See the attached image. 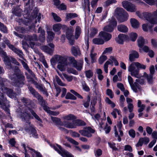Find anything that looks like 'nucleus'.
I'll return each instance as SVG.
<instances>
[{
  "label": "nucleus",
  "mask_w": 157,
  "mask_h": 157,
  "mask_svg": "<svg viewBox=\"0 0 157 157\" xmlns=\"http://www.w3.org/2000/svg\"><path fill=\"white\" fill-rule=\"evenodd\" d=\"M26 108L22 109L19 108L17 110L18 116L20 117L22 120L26 122L25 125V129L27 132H30L32 134L33 136L35 138H37L36 131L33 125L31 124L29 120L33 118L27 110Z\"/></svg>",
  "instance_id": "obj_1"
},
{
  "label": "nucleus",
  "mask_w": 157,
  "mask_h": 157,
  "mask_svg": "<svg viewBox=\"0 0 157 157\" xmlns=\"http://www.w3.org/2000/svg\"><path fill=\"white\" fill-rule=\"evenodd\" d=\"M29 90L32 94L38 100L41 105L43 107L44 109L48 113L51 115L57 116L59 114V112L57 111H53L49 109V108L46 105V103L43 98L33 88L29 87Z\"/></svg>",
  "instance_id": "obj_2"
},
{
  "label": "nucleus",
  "mask_w": 157,
  "mask_h": 157,
  "mask_svg": "<svg viewBox=\"0 0 157 157\" xmlns=\"http://www.w3.org/2000/svg\"><path fill=\"white\" fill-rule=\"evenodd\" d=\"M50 62L51 65L53 66L58 62L57 68L61 71L65 70V67L67 65V58L65 56L55 55L51 59Z\"/></svg>",
  "instance_id": "obj_3"
},
{
  "label": "nucleus",
  "mask_w": 157,
  "mask_h": 157,
  "mask_svg": "<svg viewBox=\"0 0 157 157\" xmlns=\"http://www.w3.org/2000/svg\"><path fill=\"white\" fill-rule=\"evenodd\" d=\"M10 78L12 80V85L18 87H22L24 84L25 77L22 75H17L13 74L9 76Z\"/></svg>",
  "instance_id": "obj_4"
},
{
  "label": "nucleus",
  "mask_w": 157,
  "mask_h": 157,
  "mask_svg": "<svg viewBox=\"0 0 157 157\" xmlns=\"http://www.w3.org/2000/svg\"><path fill=\"white\" fill-rule=\"evenodd\" d=\"M115 15L121 22L127 20L128 17V13L123 8H117L115 10Z\"/></svg>",
  "instance_id": "obj_5"
},
{
  "label": "nucleus",
  "mask_w": 157,
  "mask_h": 157,
  "mask_svg": "<svg viewBox=\"0 0 157 157\" xmlns=\"http://www.w3.org/2000/svg\"><path fill=\"white\" fill-rule=\"evenodd\" d=\"M6 80L5 79L2 78L0 79V89H1L3 92L6 93L10 98H15L16 94L13 92V90L5 87V84H6Z\"/></svg>",
  "instance_id": "obj_6"
},
{
  "label": "nucleus",
  "mask_w": 157,
  "mask_h": 157,
  "mask_svg": "<svg viewBox=\"0 0 157 157\" xmlns=\"http://www.w3.org/2000/svg\"><path fill=\"white\" fill-rule=\"evenodd\" d=\"M0 55L1 56L3 59L4 61L5 64L7 65L10 66V59L12 62L15 64L17 65H19L20 63L12 57L9 58L6 54V53L3 50L0 48Z\"/></svg>",
  "instance_id": "obj_7"
},
{
  "label": "nucleus",
  "mask_w": 157,
  "mask_h": 157,
  "mask_svg": "<svg viewBox=\"0 0 157 157\" xmlns=\"http://www.w3.org/2000/svg\"><path fill=\"white\" fill-rule=\"evenodd\" d=\"M122 4L123 7L128 11L134 12L136 11V6L128 1H123Z\"/></svg>",
  "instance_id": "obj_8"
},
{
  "label": "nucleus",
  "mask_w": 157,
  "mask_h": 157,
  "mask_svg": "<svg viewBox=\"0 0 157 157\" xmlns=\"http://www.w3.org/2000/svg\"><path fill=\"white\" fill-rule=\"evenodd\" d=\"M136 62H133L128 67V71L130 72L131 75L133 76H134L136 78H138L139 76V70L136 69Z\"/></svg>",
  "instance_id": "obj_9"
},
{
  "label": "nucleus",
  "mask_w": 157,
  "mask_h": 157,
  "mask_svg": "<svg viewBox=\"0 0 157 157\" xmlns=\"http://www.w3.org/2000/svg\"><path fill=\"white\" fill-rule=\"evenodd\" d=\"M5 42L10 49L17 54L21 58L25 60L23 57V54L21 50L16 48L13 45L10 44L9 41L8 40H6L5 41Z\"/></svg>",
  "instance_id": "obj_10"
},
{
  "label": "nucleus",
  "mask_w": 157,
  "mask_h": 157,
  "mask_svg": "<svg viewBox=\"0 0 157 157\" xmlns=\"http://www.w3.org/2000/svg\"><path fill=\"white\" fill-rule=\"evenodd\" d=\"M128 80L132 90L135 93L141 90V88L140 85L136 82L133 83L132 78L130 76H128Z\"/></svg>",
  "instance_id": "obj_11"
},
{
  "label": "nucleus",
  "mask_w": 157,
  "mask_h": 157,
  "mask_svg": "<svg viewBox=\"0 0 157 157\" xmlns=\"http://www.w3.org/2000/svg\"><path fill=\"white\" fill-rule=\"evenodd\" d=\"M57 146L58 148L55 146H53L52 147L56 151H57L58 153L61 155L63 157H74L73 156L71 153H69L68 151L63 149L60 146L58 145Z\"/></svg>",
  "instance_id": "obj_12"
},
{
  "label": "nucleus",
  "mask_w": 157,
  "mask_h": 157,
  "mask_svg": "<svg viewBox=\"0 0 157 157\" xmlns=\"http://www.w3.org/2000/svg\"><path fill=\"white\" fill-rule=\"evenodd\" d=\"M70 63L72 64L73 66L75 68L78 70L80 71L82 69L83 65V61L77 62L74 58L71 57L69 58Z\"/></svg>",
  "instance_id": "obj_13"
},
{
  "label": "nucleus",
  "mask_w": 157,
  "mask_h": 157,
  "mask_svg": "<svg viewBox=\"0 0 157 157\" xmlns=\"http://www.w3.org/2000/svg\"><path fill=\"white\" fill-rule=\"evenodd\" d=\"M79 132L82 135L90 137L92 136L91 133H94L95 131L90 127H88L83 130H79Z\"/></svg>",
  "instance_id": "obj_14"
},
{
  "label": "nucleus",
  "mask_w": 157,
  "mask_h": 157,
  "mask_svg": "<svg viewBox=\"0 0 157 157\" xmlns=\"http://www.w3.org/2000/svg\"><path fill=\"white\" fill-rule=\"evenodd\" d=\"M49 46L51 48H49L46 45H42L40 46V48L43 51L49 54H52L54 49V45L53 44L50 43L48 44Z\"/></svg>",
  "instance_id": "obj_15"
},
{
  "label": "nucleus",
  "mask_w": 157,
  "mask_h": 157,
  "mask_svg": "<svg viewBox=\"0 0 157 157\" xmlns=\"http://www.w3.org/2000/svg\"><path fill=\"white\" fill-rule=\"evenodd\" d=\"M143 16L146 19L152 24L157 23V18H152L151 13L148 12H144L143 13Z\"/></svg>",
  "instance_id": "obj_16"
},
{
  "label": "nucleus",
  "mask_w": 157,
  "mask_h": 157,
  "mask_svg": "<svg viewBox=\"0 0 157 157\" xmlns=\"http://www.w3.org/2000/svg\"><path fill=\"white\" fill-rule=\"evenodd\" d=\"M117 25V22L115 20L112 18L110 22L109 25L104 27V30L108 32H112L113 29V27H115Z\"/></svg>",
  "instance_id": "obj_17"
},
{
  "label": "nucleus",
  "mask_w": 157,
  "mask_h": 157,
  "mask_svg": "<svg viewBox=\"0 0 157 157\" xmlns=\"http://www.w3.org/2000/svg\"><path fill=\"white\" fill-rule=\"evenodd\" d=\"M40 13H39L37 10L33 11L32 13L31 16L30 17V19L32 20L33 22H34L35 23H36L37 21L39 22L41 19Z\"/></svg>",
  "instance_id": "obj_18"
},
{
  "label": "nucleus",
  "mask_w": 157,
  "mask_h": 157,
  "mask_svg": "<svg viewBox=\"0 0 157 157\" xmlns=\"http://www.w3.org/2000/svg\"><path fill=\"white\" fill-rule=\"evenodd\" d=\"M25 39L27 41H30L29 44L31 47L33 48L35 45V43L32 41H36L37 40V37L36 34H33L32 36L27 35L25 37Z\"/></svg>",
  "instance_id": "obj_19"
},
{
  "label": "nucleus",
  "mask_w": 157,
  "mask_h": 157,
  "mask_svg": "<svg viewBox=\"0 0 157 157\" xmlns=\"http://www.w3.org/2000/svg\"><path fill=\"white\" fill-rule=\"evenodd\" d=\"M139 55L138 52L135 50H131L129 51V60L131 62H133L135 60V59L138 58Z\"/></svg>",
  "instance_id": "obj_20"
},
{
  "label": "nucleus",
  "mask_w": 157,
  "mask_h": 157,
  "mask_svg": "<svg viewBox=\"0 0 157 157\" xmlns=\"http://www.w3.org/2000/svg\"><path fill=\"white\" fill-rule=\"evenodd\" d=\"M99 36L100 37H101L104 40L107 41L110 40L112 37L110 34L102 31L100 33Z\"/></svg>",
  "instance_id": "obj_21"
},
{
  "label": "nucleus",
  "mask_w": 157,
  "mask_h": 157,
  "mask_svg": "<svg viewBox=\"0 0 157 157\" xmlns=\"http://www.w3.org/2000/svg\"><path fill=\"white\" fill-rule=\"evenodd\" d=\"M63 125L66 128H76L75 120L72 122L64 121L63 122Z\"/></svg>",
  "instance_id": "obj_22"
},
{
  "label": "nucleus",
  "mask_w": 157,
  "mask_h": 157,
  "mask_svg": "<svg viewBox=\"0 0 157 157\" xmlns=\"http://www.w3.org/2000/svg\"><path fill=\"white\" fill-rule=\"evenodd\" d=\"M128 38V37L127 36L121 34L118 35V38L116 39V41L119 44H122L124 41L127 40Z\"/></svg>",
  "instance_id": "obj_23"
},
{
  "label": "nucleus",
  "mask_w": 157,
  "mask_h": 157,
  "mask_svg": "<svg viewBox=\"0 0 157 157\" xmlns=\"http://www.w3.org/2000/svg\"><path fill=\"white\" fill-rule=\"evenodd\" d=\"M6 100V98L3 94L2 93L1 95L0 94V105L1 107L6 111H8V108L6 107L4 105V102Z\"/></svg>",
  "instance_id": "obj_24"
},
{
  "label": "nucleus",
  "mask_w": 157,
  "mask_h": 157,
  "mask_svg": "<svg viewBox=\"0 0 157 157\" xmlns=\"http://www.w3.org/2000/svg\"><path fill=\"white\" fill-rule=\"evenodd\" d=\"M72 53L75 56L80 55V52L78 46H72L71 48Z\"/></svg>",
  "instance_id": "obj_25"
},
{
  "label": "nucleus",
  "mask_w": 157,
  "mask_h": 157,
  "mask_svg": "<svg viewBox=\"0 0 157 157\" xmlns=\"http://www.w3.org/2000/svg\"><path fill=\"white\" fill-rule=\"evenodd\" d=\"M66 26L65 25H62L60 24H55L53 25V28L55 32H58V34H59L60 33V32H59V30L63 27H64L65 28Z\"/></svg>",
  "instance_id": "obj_26"
},
{
  "label": "nucleus",
  "mask_w": 157,
  "mask_h": 157,
  "mask_svg": "<svg viewBox=\"0 0 157 157\" xmlns=\"http://www.w3.org/2000/svg\"><path fill=\"white\" fill-rule=\"evenodd\" d=\"M58 74L62 79H63L64 77L68 82H71L73 80V77L72 76L63 73V74L58 73Z\"/></svg>",
  "instance_id": "obj_27"
},
{
  "label": "nucleus",
  "mask_w": 157,
  "mask_h": 157,
  "mask_svg": "<svg viewBox=\"0 0 157 157\" xmlns=\"http://www.w3.org/2000/svg\"><path fill=\"white\" fill-rule=\"evenodd\" d=\"M22 10L20 8L19 6H17L12 11L13 14H14L16 16L20 17L21 16Z\"/></svg>",
  "instance_id": "obj_28"
},
{
  "label": "nucleus",
  "mask_w": 157,
  "mask_h": 157,
  "mask_svg": "<svg viewBox=\"0 0 157 157\" xmlns=\"http://www.w3.org/2000/svg\"><path fill=\"white\" fill-rule=\"evenodd\" d=\"M130 23L132 26L134 28L136 29L139 26V23L138 21L135 18H132L130 19Z\"/></svg>",
  "instance_id": "obj_29"
},
{
  "label": "nucleus",
  "mask_w": 157,
  "mask_h": 157,
  "mask_svg": "<svg viewBox=\"0 0 157 157\" xmlns=\"http://www.w3.org/2000/svg\"><path fill=\"white\" fill-rule=\"evenodd\" d=\"M38 33H40V40L42 42H44L45 40V33L44 30H43L40 27L38 29Z\"/></svg>",
  "instance_id": "obj_30"
},
{
  "label": "nucleus",
  "mask_w": 157,
  "mask_h": 157,
  "mask_svg": "<svg viewBox=\"0 0 157 157\" xmlns=\"http://www.w3.org/2000/svg\"><path fill=\"white\" fill-rule=\"evenodd\" d=\"M149 22L148 23L144 24L142 25V29L144 31L147 32L153 26V25Z\"/></svg>",
  "instance_id": "obj_31"
},
{
  "label": "nucleus",
  "mask_w": 157,
  "mask_h": 157,
  "mask_svg": "<svg viewBox=\"0 0 157 157\" xmlns=\"http://www.w3.org/2000/svg\"><path fill=\"white\" fill-rule=\"evenodd\" d=\"M118 30L122 33H125L127 32L128 31V28L125 25H119L117 26Z\"/></svg>",
  "instance_id": "obj_32"
},
{
  "label": "nucleus",
  "mask_w": 157,
  "mask_h": 157,
  "mask_svg": "<svg viewBox=\"0 0 157 157\" xmlns=\"http://www.w3.org/2000/svg\"><path fill=\"white\" fill-rule=\"evenodd\" d=\"M138 45L140 48H141L143 47V45L147 42V40H145L142 37H139L137 40Z\"/></svg>",
  "instance_id": "obj_33"
},
{
  "label": "nucleus",
  "mask_w": 157,
  "mask_h": 157,
  "mask_svg": "<svg viewBox=\"0 0 157 157\" xmlns=\"http://www.w3.org/2000/svg\"><path fill=\"white\" fill-rule=\"evenodd\" d=\"M24 108H26V109H27V110L28 111V113L30 115V113H31L32 114L33 116V117L36 118V120L38 121H39L41 122V120L39 117L37 115V114L33 110H31L29 109H28V108L25 107Z\"/></svg>",
  "instance_id": "obj_34"
},
{
  "label": "nucleus",
  "mask_w": 157,
  "mask_h": 157,
  "mask_svg": "<svg viewBox=\"0 0 157 157\" xmlns=\"http://www.w3.org/2000/svg\"><path fill=\"white\" fill-rule=\"evenodd\" d=\"M21 101L22 102L24 103V105H25V107H26L28 109H29V108L27 107L26 106H28L29 105L30 103H31V101L28 98H23L21 99ZM24 107H20L17 110V113H18V112H17V110L19 108H21V109H22Z\"/></svg>",
  "instance_id": "obj_35"
},
{
  "label": "nucleus",
  "mask_w": 157,
  "mask_h": 157,
  "mask_svg": "<svg viewBox=\"0 0 157 157\" xmlns=\"http://www.w3.org/2000/svg\"><path fill=\"white\" fill-rule=\"evenodd\" d=\"M93 43L97 44H104V41L101 37L99 36L98 38H94L93 40Z\"/></svg>",
  "instance_id": "obj_36"
},
{
  "label": "nucleus",
  "mask_w": 157,
  "mask_h": 157,
  "mask_svg": "<svg viewBox=\"0 0 157 157\" xmlns=\"http://www.w3.org/2000/svg\"><path fill=\"white\" fill-rule=\"evenodd\" d=\"M81 29L80 27L78 26H76L75 29V38L76 39H78L80 36L81 33Z\"/></svg>",
  "instance_id": "obj_37"
},
{
  "label": "nucleus",
  "mask_w": 157,
  "mask_h": 157,
  "mask_svg": "<svg viewBox=\"0 0 157 157\" xmlns=\"http://www.w3.org/2000/svg\"><path fill=\"white\" fill-rule=\"evenodd\" d=\"M48 36L47 40L48 42L52 41L55 36V34L53 32L51 31H48L47 32Z\"/></svg>",
  "instance_id": "obj_38"
},
{
  "label": "nucleus",
  "mask_w": 157,
  "mask_h": 157,
  "mask_svg": "<svg viewBox=\"0 0 157 157\" xmlns=\"http://www.w3.org/2000/svg\"><path fill=\"white\" fill-rule=\"evenodd\" d=\"M66 19L67 20H69L71 19L77 17L78 16V15L76 14L73 13H67L66 14Z\"/></svg>",
  "instance_id": "obj_39"
},
{
  "label": "nucleus",
  "mask_w": 157,
  "mask_h": 157,
  "mask_svg": "<svg viewBox=\"0 0 157 157\" xmlns=\"http://www.w3.org/2000/svg\"><path fill=\"white\" fill-rule=\"evenodd\" d=\"M96 73L98 74V78L100 80H102L104 76L102 75V71L101 69H98L96 70Z\"/></svg>",
  "instance_id": "obj_40"
},
{
  "label": "nucleus",
  "mask_w": 157,
  "mask_h": 157,
  "mask_svg": "<svg viewBox=\"0 0 157 157\" xmlns=\"http://www.w3.org/2000/svg\"><path fill=\"white\" fill-rule=\"evenodd\" d=\"M63 118L65 120L71 121L76 119V117L73 115L70 114L64 116Z\"/></svg>",
  "instance_id": "obj_41"
},
{
  "label": "nucleus",
  "mask_w": 157,
  "mask_h": 157,
  "mask_svg": "<svg viewBox=\"0 0 157 157\" xmlns=\"http://www.w3.org/2000/svg\"><path fill=\"white\" fill-rule=\"evenodd\" d=\"M76 128L78 126L85 125V123L82 121L79 120H75Z\"/></svg>",
  "instance_id": "obj_42"
},
{
  "label": "nucleus",
  "mask_w": 157,
  "mask_h": 157,
  "mask_svg": "<svg viewBox=\"0 0 157 157\" xmlns=\"http://www.w3.org/2000/svg\"><path fill=\"white\" fill-rule=\"evenodd\" d=\"M27 148L29 150L32 151L31 153L33 155L34 154H35L36 155L37 157H42V156L40 153L36 151L35 150L30 148L29 147H27Z\"/></svg>",
  "instance_id": "obj_43"
},
{
  "label": "nucleus",
  "mask_w": 157,
  "mask_h": 157,
  "mask_svg": "<svg viewBox=\"0 0 157 157\" xmlns=\"http://www.w3.org/2000/svg\"><path fill=\"white\" fill-rule=\"evenodd\" d=\"M85 73L86 77L88 78H90L93 75V72L90 70L86 71Z\"/></svg>",
  "instance_id": "obj_44"
},
{
  "label": "nucleus",
  "mask_w": 157,
  "mask_h": 157,
  "mask_svg": "<svg viewBox=\"0 0 157 157\" xmlns=\"http://www.w3.org/2000/svg\"><path fill=\"white\" fill-rule=\"evenodd\" d=\"M65 98L75 100L76 99V98L70 93H68L65 96Z\"/></svg>",
  "instance_id": "obj_45"
},
{
  "label": "nucleus",
  "mask_w": 157,
  "mask_h": 157,
  "mask_svg": "<svg viewBox=\"0 0 157 157\" xmlns=\"http://www.w3.org/2000/svg\"><path fill=\"white\" fill-rule=\"evenodd\" d=\"M120 110H118L116 108L114 109L113 111L111 112V114L113 115L114 118H117V113L118 115H120Z\"/></svg>",
  "instance_id": "obj_46"
},
{
  "label": "nucleus",
  "mask_w": 157,
  "mask_h": 157,
  "mask_svg": "<svg viewBox=\"0 0 157 157\" xmlns=\"http://www.w3.org/2000/svg\"><path fill=\"white\" fill-rule=\"evenodd\" d=\"M0 30L5 33H7V32L6 27L1 22H0Z\"/></svg>",
  "instance_id": "obj_47"
},
{
  "label": "nucleus",
  "mask_w": 157,
  "mask_h": 157,
  "mask_svg": "<svg viewBox=\"0 0 157 157\" xmlns=\"http://www.w3.org/2000/svg\"><path fill=\"white\" fill-rule=\"evenodd\" d=\"M67 38L69 40H71L73 39V36L72 32L71 31H68L66 33Z\"/></svg>",
  "instance_id": "obj_48"
},
{
  "label": "nucleus",
  "mask_w": 157,
  "mask_h": 157,
  "mask_svg": "<svg viewBox=\"0 0 157 157\" xmlns=\"http://www.w3.org/2000/svg\"><path fill=\"white\" fill-rule=\"evenodd\" d=\"M51 14L55 21L57 22H60L61 21V18L56 14L54 13H52Z\"/></svg>",
  "instance_id": "obj_49"
},
{
  "label": "nucleus",
  "mask_w": 157,
  "mask_h": 157,
  "mask_svg": "<svg viewBox=\"0 0 157 157\" xmlns=\"http://www.w3.org/2000/svg\"><path fill=\"white\" fill-rule=\"evenodd\" d=\"M136 67L137 68V69L139 70L140 69H145L146 68V66L142 64H141L138 62H136Z\"/></svg>",
  "instance_id": "obj_50"
},
{
  "label": "nucleus",
  "mask_w": 157,
  "mask_h": 157,
  "mask_svg": "<svg viewBox=\"0 0 157 157\" xmlns=\"http://www.w3.org/2000/svg\"><path fill=\"white\" fill-rule=\"evenodd\" d=\"M107 59V57L103 55L101 56L98 60L99 63L102 64Z\"/></svg>",
  "instance_id": "obj_51"
},
{
  "label": "nucleus",
  "mask_w": 157,
  "mask_h": 157,
  "mask_svg": "<svg viewBox=\"0 0 157 157\" xmlns=\"http://www.w3.org/2000/svg\"><path fill=\"white\" fill-rule=\"evenodd\" d=\"M94 120L96 122L97 124H98V122H99L100 121H101V117L99 114H96L94 116Z\"/></svg>",
  "instance_id": "obj_52"
},
{
  "label": "nucleus",
  "mask_w": 157,
  "mask_h": 157,
  "mask_svg": "<svg viewBox=\"0 0 157 157\" xmlns=\"http://www.w3.org/2000/svg\"><path fill=\"white\" fill-rule=\"evenodd\" d=\"M137 37V35L135 33H132L130 34V38L132 41H135Z\"/></svg>",
  "instance_id": "obj_53"
},
{
  "label": "nucleus",
  "mask_w": 157,
  "mask_h": 157,
  "mask_svg": "<svg viewBox=\"0 0 157 157\" xmlns=\"http://www.w3.org/2000/svg\"><path fill=\"white\" fill-rule=\"evenodd\" d=\"M66 138L67 139L68 141L72 144H73L76 145H77L78 144V142H77V141H76L74 139H72L71 138L69 137H66Z\"/></svg>",
  "instance_id": "obj_54"
},
{
  "label": "nucleus",
  "mask_w": 157,
  "mask_h": 157,
  "mask_svg": "<svg viewBox=\"0 0 157 157\" xmlns=\"http://www.w3.org/2000/svg\"><path fill=\"white\" fill-rule=\"evenodd\" d=\"M117 127H118V130L120 132V136H122L123 135V133L121 130V128L122 127V124L121 121L120 122L118 123L117 125Z\"/></svg>",
  "instance_id": "obj_55"
},
{
  "label": "nucleus",
  "mask_w": 157,
  "mask_h": 157,
  "mask_svg": "<svg viewBox=\"0 0 157 157\" xmlns=\"http://www.w3.org/2000/svg\"><path fill=\"white\" fill-rule=\"evenodd\" d=\"M140 139L142 140L143 144H147L149 142V139L148 137H145L144 138H140Z\"/></svg>",
  "instance_id": "obj_56"
},
{
  "label": "nucleus",
  "mask_w": 157,
  "mask_h": 157,
  "mask_svg": "<svg viewBox=\"0 0 157 157\" xmlns=\"http://www.w3.org/2000/svg\"><path fill=\"white\" fill-rule=\"evenodd\" d=\"M107 125V124H106L105 125V127L103 128V129L105 130V133L106 134L109 133L111 129L110 127L109 126H108Z\"/></svg>",
  "instance_id": "obj_57"
},
{
  "label": "nucleus",
  "mask_w": 157,
  "mask_h": 157,
  "mask_svg": "<svg viewBox=\"0 0 157 157\" xmlns=\"http://www.w3.org/2000/svg\"><path fill=\"white\" fill-rule=\"evenodd\" d=\"M129 136L132 138H134L136 136V133L135 131L132 129H131L129 131Z\"/></svg>",
  "instance_id": "obj_58"
},
{
  "label": "nucleus",
  "mask_w": 157,
  "mask_h": 157,
  "mask_svg": "<svg viewBox=\"0 0 157 157\" xmlns=\"http://www.w3.org/2000/svg\"><path fill=\"white\" fill-rule=\"evenodd\" d=\"M94 153L96 156H99L102 155V151L101 149H98L95 150Z\"/></svg>",
  "instance_id": "obj_59"
},
{
  "label": "nucleus",
  "mask_w": 157,
  "mask_h": 157,
  "mask_svg": "<svg viewBox=\"0 0 157 157\" xmlns=\"http://www.w3.org/2000/svg\"><path fill=\"white\" fill-rule=\"evenodd\" d=\"M106 94L111 98H113V94L112 90L110 89H108L106 90Z\"/></svg>",
  "instance_id": "obj_60"
},
{
  "label": "nucleus",
  "mask_w": 157,
  "mask_h": 157,
  "mask_svg": "<svg viewBox=\"0 0 157 157\" xmlns=\"http://www.w3.org/2000/svg\"><path fill=\"white\" fill-rule=\"evenodd\" d=\"M116 2V0H108L105 2V5L108 6L111 4L115 3Z\"/></svg>",
  "instance_id": "obj_61"
},
{
  "label": "nucleus",
  "mask_w": 157,
  "mask_h": 157,
  "mask_svg": "<svg viewBox=\"0 0 157 157\" xmlns=\"http://www.w3.org/2000/svg\"><path fill=\"white\" fill-rule=\"evenodd\" d=\"M19 61L21 62V63H22L24 67L26 70L29 68V67L28 66L27 63H26L23 60H22L21 59H19Z\"/></svg>",
  "instance_id": "obj_62"
},
{
  "label": "nucleus",
  "mask_w": 157,
  "mask_h": 157,
  "mask_svg": "<svg viewBox=\"0 0 157 157\" xmlns=\"http://www.w3.org/2000/svg\"><path fill=\"white\" fill-rule=\"evenodd\" d=\"M112 47L106 48L103 52V54H105L106 53H109L112 52Z\"/></svg>",
  "instance_id": "obj_63"
},
{
  "label": "nucleus",
  "mask_w": 157,
  "mask_h": 157,
  "mask_svg": "<svg viewBox=\"0 0 157 157\" xmlns=\"http://www.w3.org/2000/svg\"><path fill=\"white\" fill-rule=\"evenodd\" d=\"M117 86L121 91H124V88L123 84L121 83H117Z\"/></svg>",
  "instance_id": "obj_64"
}]
</instances>
